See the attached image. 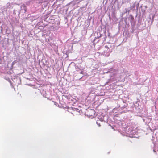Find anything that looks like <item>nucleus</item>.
I'll list each match as a JSON object with an SVG mask.
<instances>
[{"instance_id": "1", "label": "nucleus", "mask_w": 158, "mask_h": 158, "mask_svg": "<svg viewBox=\"0 0 158 158\" xmlns=\"http://www.w3.org/2000/svg\"><path fill=\"white\" fill-rule=\"evenodd\" d=\"M77 110L76 109H69V112H71L73 114H75V113H73L72 112V111L71 110H73V112L76 111Z\"/></svg>"}, {"instance_id": "2", "label": "nucleus", "mask_w": 158, "mask_h": 158, "mask_svg": "<svg viewBox=\"0 0 158 158\" xmlns=\"http://www.w3.org/2000/svg\"><path fill=\"white\" fill-rule=\"evenodd\" d=\"M105 47L106 48V49H107V50H108L109 49V47H108L107 46H105Z\"/></svg>"}, {"instance_id": "3", "label": "nucleus", "mask_w": 158, "mask_h": 158, "mask_svg": "<svg viewBox=\"0 0 158 158\" xmlns=\"http://www.w3.org/2000/svg\"><path fill=\"white\" fill-rule=\"evenodd\" d=\"M106 53L105 52V51H104V52L103 53H102L103 54V55H106L105 54V53Z\"/></svg>"}, {"instance_id": "4", "label": "nucleus", "mask_w": 158, "mask_h": 158, "mask_svg": "<svg viewBox=\"0 0 158 158\" xmlns=\"http://www.w3.org/2000/svg\"><path fill=\"white\" fill-rule=\"evenodd\" d=\"M109 55H110V54H109H109L107 55V56H109Z\"/></svg>"}]
</instances>
